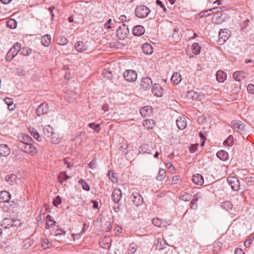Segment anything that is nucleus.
<instances>
[{
	"label": "nucleus",
	"instance_id": "f257e3e1",
	"mask_svg": "<svg viewBox=\"0 0 254 254\" xmlns=\"http://www.w3.org/2000/svg\"><path fill=\"white\" fill-rule=\"evenodd\" d=\"M32 138L28 135L19 136L17 139V147L25 153L34 155L37 152V150L32 145Z\"/></svg>",
	"mask_w": 254,
	"mask_h": 254
},
{
	"label": "nucleus",
	"instance_id": "f03ea898",
	"mask_svg": "<svg viewBox=\"0 0 254 254\" xmlns=\"http://www.w3.org/2000/svg\"><path fill=\"white\" fill-rule=\"evenodd\" d=\"M150 12V9L145 5H139L135 10V15L140 18L147 17Z\"/></svg>",
	"mask_w": 254,
	"mask_h": 254
},
{
	"label": "nucleus",
	"instance_id": "7ed1b4c3",
	"mask_svg": "<svg viewBox=\"0 0 254 254\" xmlns=\"http://www.w3.org/2000/svg\"><path fill=\"white\" fill-rule=\"evenodd\" d=\"M129 30L127 26L123 24L120 26L117 30L116 34L119 39L124 40L127 37Z\"/></svg>",
	"mask_w": 254,
	"mask_h": 254
},
{
	"label": "nucleus",
	"instance_id": "20e7f679",
	"mask_svg": "<svg viewBox=\"0 0 254 254\" xmlns=\"http://www.w3.org/2000/svg\"><path fill=\"white\" fill-rule=\"evenodd\" d=\"M229 185L232 190L238 191L240 189V182L239 180L235 176H228L227 179Z\"/></svg>",
	"mask_w": 254,
	"mask_h": 254
},
{
	"label": "nucleus",
	"instance_id": "39448f33",
	"mask_svg": "<svg viewBox=\"0 0 254 254\" xmlns=\"http://www.w3.org/2000/svg\"><path fill=\"white\" fill-rule=\"evenodd\" d=\"M137 73L135 71L131 69L127 70L124 74L125 79L128 82H134L137 79Z\"/></svg>",
	"mask_w": 254,
	"mask_h": 254
},
{
	"label": "nucleus",
	"instance_id": "423d86ee",
	"mask_svg": "<svg viewBox=\"0 0 254 254\" xmlns=\"http://www.w3.org/2000/svg\"><path fill=\"white\" fill-rule=\"evenodd\" d=\"M130 199L132 202L136 206H139L143 204V200L142 196L138 192H132Z\"/></svg>",
	"mask_w": 254,
	"mask_h": 254
},
{
	"label": "nucleus",
	"instance_id": "0eeeda50",
	"mask_svg": "<svg viewBox=\"0 0 254 254\" xmlns=\"http://www.w3.org/2000/svg\"><path fill=\"white\" fill-rule=\"evenodd\" d=\"M234 128L236 131L241 133L244 134L246 131L245 125L240 121H233Z\"/></svg>",
	"mask_w": 254,
	"mask_h": 254
},
{
	"label": "nucleus",
	"instance_id": "6e6552de",
	"mask_svg": "<svg viewBox=\"0 0 254 254\" xmlns=\"http://www.w3.org/2000/svg\"><path fill=\"white\" fill-rule=\"evenodd\" d=\"M152 85V81L150 78L145 77L142 78L140 86L144 90L150 89Z\"/></svg>",
	"mask_w": 254,
	"mask_h": 254
},
{
	"label": "nucleus",
	"instance_id": "1a4fd4ad",
	"mask_svg": "<svg viewBox=\"0 0 254 254\" xmlns=\"http://www.w3.org/2000/svg\"><path fill=\"white\" fill-rule=\"evenodd\" d=\"M169 245L165 241V239H156L154 242V246L155 247L156 249L161 251Z\"/></svg>",
	"mask_w": 254,
	"mask_h": 254
},
{
	"label": "nucleus",
	"instance_id": "9d476101",
	"mask_svg": "<svg viewBox=\"0 0 254 254\" xmlns=\"http://www.w3.org/2000/svg\"><path fill=\"white\" fill-rule=\"evenodd\" d=\"M48 109L47 103L44 102L38 106L36 110V113L39 116L46 114L48 112Z\"/></svg>",
	"mask_w": 254,
	"mask_h": 254
},
{
	"label": "nucleus",
	"instance_id": "9b49d317",
	"mask_svg": "<svg viewBox=\"0 0 254 254\" xmlns=\"http://www.w3.org/2000/svg\"><path fill=\"white\" fill-rule=\"evenodd\" d=\"M219 40L218 42L220 44H222L228 39L229 37V34L227 31H225L223 29H220L219 33Z\"/></svg>",
	"mask_w": 254,
	"mask_h": 254
},
{
	"label": "nucleus",
	"instance_id": "f8f14e48",
	"mask_svg": "<svg viewBox=\"0 0 254 254\" xmlns=\"http://www.w3.org/2000/svg\"><path fill=\"white\" fill-rule=\"evenodd\" d=\"M122 196L121 190L117 188L112 192V199L115 203H118L121 200Z\"/></svg>",
	"mask_w": 254,
	"mask_h": 254
},
{
	"label": "nucleus",
	"instance_id": "ddd939ff",
	"mask_svg": "<svg viewBox=\"0 0 254 254\" xmlns=\"http://www.w3.org/2000/svg\"><path fill=\"white\" fill-rule=\"evenodd\" d=\"M188 96L192 100L201 101L204 99L203 94H199L195 91H190L188 92Z\"/></svg>",
	"mask_w": 254,
	"mask_h": 254
},
{
	"label": "nucleus",
	"instance_id": "4468645a",
	"mask_svg": "<svg viewBox=\"0 0 254 254\" xmlns=\"http://www.w3.org/2000/svg\"><path fill=\"white\" fill-rule=\"evenodd\" d=\"M74 47L78 52H84L88 49L87 45L82 41L77 42L75 44Z\"/></svg>",
	"mask_w": 254,
	"mask_h": 254
},
{
	"label": "nucleus",
	"instance_id": "2eb2a0df",
	"mask_svg": "<svg viewBox=\"0 0 254 254\" xmlns=\"http://www.w3.org/2000/svg\"><path fill=\"white\" fill-rule=\"evenodd\" d=\"M16 43H14L12 48L8 51L7 53L6 60L7 62L11 61L15 56L16 54Z\"/></svg>",
	"mask_w": 254,
	"mask_h": 254
},
{
	"label": "nucleus",
	"instance_id": "dca6fc26",
	"mask_svg": "<svg viewBox=\"0 0 254 254\" xmlns=\"http://www.w3.org/2000/svg\"><path fill=\"white\" fill-rule=\"evenodd\" d=\"M162 91L163 89L161 87L159 84H154L152 85V93L157 97H161L162 96Z\"/></svg>",
	"mask_w": 254,
	"mask_h": 254
},
{
	"label": "nucleus",
	"instance_id": "f3484780",
	"mask_svg": "<svg viewBox=\"0 0 254 254\" xmlns=\"http://www.w3.org/2000/svg\"><path fill=\"white\" fill-rule=\"evenodd\" d=\"M145 32V29L144 27L141 25H136L134 26L132 29L133 34L135 36H140L143 34Z\"/></svg>",
	"mask_w": 254,
	"mask_h": 254
},
{
	"label": "nucleus",
	"instance_id": "a211bd4d",
	"mask_svg": "<svg viewBox=\"0 0 254 254\" xmlns=\"http://www.w3.org/2000/svg\"><path fill=\"white\" fill-rule=\"evenodd\" d=\"M192 178L193 182L197 185L201 186L204 183L203 177L199 174L193 175Z\"/></svg>",
	"mask_w": 254,
	"mask_h": 254
},
{
	"label": "nucleus",
	"instance_id": "6ab92c4d",
	"mask_svg": "<svg viewBox=\"0 0 254 254\" xmlns=\"http://www.w3.org/2000/svg\"><path fill=\"white\" fill-rule=\"evenodd\" d=\"M11 198L10 194L7 191L0 192V202H7Z\"/></svg>",
	"mask_w": 254,
	"mask_h": 254
},
{
	"label": "nucleus",
	"instance_id": "aec40b11",
	"mask_svg": "<svg viewBox=\"0 0 254 254\" xmlns=\"http://www.w3.org/2000/svg\"><path fill=\"white\" fill-rule=\"evenodd\" d=\"M10 149L6 144L0 145V155L5 157L8 156L10 153Z\"/></svg>",
	"mask_w": 254,
	"mask_h": 254
},
{
	"label": "nucleus",
	"instance_id": "412c9836",
	"mask_svg": "<svg viewBox=\"0 0 254 254\" xmlns=\"http://www.w3.org/2000/svg\"><path fill=\"white\" fill-rule=\"evenodd\" d=\"M176 124L180 129H184L187 126V122L185 117L178 118L176 121Z\"/></svg>",
	"mask_w": 254,
	"mask_h": 254
},
{
	"label": "nucleus",
	"instance_id": "4be33fe9",
	"mask_svg": "<svg viewBox=\"0 0 254 254\" xmlns=\"http://www.w3.org/2000/svg\"><path fill=\"white\" fill-rule=\"evenodd\" d=\"M15 220L13 219H11L10 218H5L2 222V224H1V226L4 228H8L12 226H14V222Z\"/></svg>",
	"mask_w": 254,
	"mask_h": 254
},
{
	"label": "nucleus",
	"instance_id": "5701e85b",
	"mask_svg": "<svg viewBox=\"0 0 254 254\" xmlns=\"http://www.w3.org/2000/svg\"><path fill=\"white\" fill-rule=\"evenodd\" d=\"M51 42V37L49 34H46L41 37V43L45 46L48 47Z\"/></svg>",
	"mask_w": 254,
	"mask_h": 254
},
{
	"label": "nucleus",
	"instance_id": "b1692460",
	"mask_svg": "<svg viewBox=\"0 0 254 254\" xmlns=\"http://www.w3.org/2000/svg\"><path fill=\"white\" fill-rule=\"evenodd\" d=\"M142 50L143 53L146 55H151L153 52L152 47L148 43H145L142 45Z\"/></svg>",
	"mask_w": 254,
	"mask_h": 254
},
{
	"label": "nucleus",
	"instance_id": "393cba45",
	"mask_svg": "<svg viewBox=\"0 0 254 254\" xmlns=\"http://www.w3.org/2000/svg\"><path fill=\"white\" fill-rule=\"evenodd\" d=\"M216 77L217 80L220 83L224 82L227 78L226 74L222 70H218L217 72Z\"/></svg>",
	"mask_w": 254,
	"mask_h": 254
},
{
	"label": "nucleus",
	"instance_id": "a878e982",
	"mask_svg": "<svg viewBox=\"0 0 254 254\" xmlns=\"http://www.w3.org/2000/svg\"><path fill=\"white\" fill-rule=\"evenodd\" d=\"M152 112L151 107L150 106H144L140 109V113L141 116L145 117L149 115Z\"/></svg>",
	"mask_w": 254,
	"mask_h": 254
},
{
	"label": "nucleus",
	"instance_id": "bb28decb",
	"mask_svg": "<svg viewBox=\"0 0 254 254\" xmlns=\"http://www.w3.org/2000/svg\"><path fill=\"white\" fill-rule=\"evenodd\" d=\"M44 134L47 137H50L53 135L54 133L52 127L50 125L45 126L43 128Z\"/></svg>",
	"mask_w": 254,
	"mask_h": 254
},
{
	"label": "nucleus",
	"instance_id": "cd10ccee",
	"mask_svg": "<svg viewBox=\"0 0 254 254\" xmlns=\"http://www.w3.org/2000/svg\"><path fill=\"white\" fill-rule=\"evenodd\" d=\"M245 76V73L242 71H236L233 74L234 79L238 81H241Z\"/></svg>",
	"mask_w": 254,
	"mask_h": 254
},
{
	"label": "nucleus",
	"instance_id": "c85d7f7f",
	"mask_svg": "<svg viewBox=\"0 0 254 254\" xmlns=\"http://www.w3.org/2000/svg\"><path fill=\"white\" fill-rule=\"evenodd\" d=\"M171 80L173 83L175 85H177L182 80L181 76L178 72L174 73L172 76Z\"/></svg>",
	"mask_w": 254,
	"mask_h": 254
},
{
	"label": "nucleus",
	"instance_id": "c756f323",
	"mask_svg": "<svg viewBox=\"0 0 254 254\" xmlns=\"http://www.w3.org/2000/svg\"><path fill=\"white\" fill-rule=\"evenodd\" d=\"M5 103L7 105V108L10 111H13L16 108V104L13 103V100L11 98H5L4 99Z\"/></svg>",
	"mask_w": 254,
	"mask_h": 254
},
{
	"label": "nucleus",
	"instance_id": "7c9ffc66",
	"mask_svg": "<svg viewBox=\"0 0 254 254\" xmlns=\"http://www.w3.org/2000/svg\"><path fill=\"white\" fill-rule=\"evenodd\" d=\"M112 239H102V241H99V244L101 247L104 249H109L111 246Z\"/></svg>",
	"mask_w": 254,
	"mask_h": 254
},
{
	"label": "nucleus",
	"instance_id": "2f4dec72",
	"mask_svg": "<svg viewBox=\"0 0 254 254\" xmlns=\"http://www.w3.org/2000/svg\"><path fill=\"white\" fill-rule=\"evenodd\" d=\"M46 228L49 229L52 226H54L56 224V222L54 221V218L52 216L48 215L46 217Z\"/></svg>",
	"mask_w": 254,
	"mask_h": 254
},
{
	"label": "nucleus",
	"instance_id": "473e14b6",
	"mask_svg": "<svg viewBox=\"0 0 254 254\" xmlns=\"http://www.w3.org/2000/svg\"><path fill=\"white\" fill-rule=\"evenodd\" d=\"M32 53V50L30 48L28 47H23V48H20L18 52H17V54L19 53L21 55H23L24 56H27L30 55Z\"/></svg>",
	"mask_w": 254,
	"mask_h": 254
},
{
	"label": "nucleus",
	"instance_id": "72a5a7b5",
	"mask_svg": "<svg viewBox=\"0 0 254 254\" xmlns=\"http://www.w3.org/2000/svg\"><path fill=\"white\" fill-rule=\"evenodd\" d=\"M58 180L59 182L62 184L64 182H65L67 181L68 179L70 178V177L68 176L65 172H63L60 173L59 175H58Z\"/></svg>",
	"mask_w": 254,
	"mask_h": 254
},
{
	"label": "nucleus",
	"instance_id": "f704fd0d",
	"mask_svg": "<svg viewBox=\"0 0 254 254\" xmlns=\"http://www.w3.org/2000/svg\"><path fill=\"white\" fill-rule=\"evenodd\" d=\"M29 131L36 140L39 141H42V137L36 129L34 128H29Z\"/></svg>",
	"mask_w": 254,
	"mask_h": 254
},
{
	"label": "nucleus",
	"instance_id": "c9c22d12",
	"mask_svg": "<svg viewBox=\"0 0 254 254\" xmlns=\"http://www.w3.org/2000/svg\"><path fill=\"white\" fill-rule=\"evenodd\" d=\"M223 16V14L222 13L215 14L212 18V20L215 23L220 24L224 21V18H222Z\"/></svg>",
	"mask_w": 254,
	"mask_h": 254
},
{
	"label": "nucleus",
	"instance_id": "e433bc0d",
	"mask_svg": "<svg viewBox=\"0 0 254 254\" xmlns=\"http://www.w3.org/2000/svg\"><path fill=\"white\" fill-rule=\"evenodd\" d=\"M222 247V243L220 242L219 240L215 241L213 247V251L215 254H218L221 250Z\"/></svg>",
	"mask_w": 254,
	"mask_h": 254
},
{
	"label": "nucleus",
	"instance_id": "4c0bfd02",
	"mask_svg": "<svg viewBox=\"0 0 254 254\" xmlns=\"http://www.w3.org/2000/svg\"><path fill=\"white\" fill-rule=\"evenodd\" d=\"M49 240L52 241V239H42L43 241L41 243L42 248L46 249L54 246L52 242H50Z\"/></svg>",
	"mask_w": 254,
	"mask_h": 254
},
{
	"label": "nucleus",
	"instance_id": "58836bf2",
	"mask_svg": "<svg viewBox=\"0 0 254 254\" xmlns=\"http://www.w3.org/2000/svg\"><path fill=\"white\" fill-rule=\"evenodd\" d=\"M6 26L11 29H14L16 28V20L14 18H10L6 22Z\"/></svg>",
	"mask_w": 254,
	"mask_h": 254
},
{
	"label": "nucleus",
	"instance_id": "ea45409f",
	"mask_svg": "<svg viewBox=\"0 0 254 254\" xmlns=\"http://www.w3.org/2000/svg\"><path fill=\"white\" fill-rule=\"evenodd\" d=\"M217 156L221 160H226L228 158V154L224 150H220L217 153Z\"/></svg>",
	"mask_w": 254,
	"mask_h": 254
},
{
	"label": "nucleus",
	"instance_id": "a19ab883",
	"mask_svg": "<svg viewBox=\"0 0 254 254\" xmlns=\"http://www.w3.org/2000/svg\"><path fill=\"white\" fill-rule=\"evenodd\" d=\"M33 244V239H24L23 241L22 248L27 249Z\"/></svg>",
	"mask_w": 254,
	"mask_h": 254
},
{
	"label": "nucleus",
	"instance_id": "79ce46f5",
	"mask_svg": "<svg viewBox=\"0 0 254 254\" xmlns=\"http://www.w3.org/2000/svg\"><path fill=\"white\" fill-rule=\"evenodd\" d=\"M56 42L58 45L64 46L67 43L68 41L65 37L60 36L57 38Z\"/></svg>",
	"mask_w": 254,
	"mask_h": 254
},
{
	"label": "nucleus",
	"instance_id": "37998d69",
	"mask_svg": "<svg viewBox=\"0 0 254 254\" xmlns=\"http://www.w3.org/2000/svg\"><path fill=\"white\" fill-rule=\"evenodd\" d=\"M166 177V171L163 169H160L158 175L156 177V179L158 181H163Z\"/></svg>",
	"mask_w": 254,
	"mask_h": 254
},
{
	"label": "nucleus",
	"instance_id": "c03bdc74",
	"mask_svg": "<svg viewBox=\"0 0 254 254\" xmlns=\"http://www.w3.org/2000/svg\"><path fill=\"white\" fill-rule=\"evenodd\" d=\"M152 223L155 226L157 227H161L164 226L162 220L159 218H154L152 219Z\"/></svg>",
	"mask_w": 254,
	"mask_h": 254
},
{
	"label": "nucleus",
	"instance_id": "a18cd8bd",
	"mask_svg": "<svg viewBox=\"0 0 254 254\" xmlns=\"http://www.w3.org/2000/svg\"><path fill=\"white\" fill-rule=\"evenodd\" d=\"M5 181L9 184L12 185L15 181H16V175L14 174L7 175L5 177Z\"/></svg>",
	"mask_w": 254,
	"mask_h": 254
},
{
	"label": "nucleus",
	"instance_id": "49530a36",
	"mask_svg": "<svg viewBox=\"0 0 254 254\" xmlns=\"http://www.w3.org/2000/svg\"><path fill=\"white\" fill-rule=\"evenodd\" d=\"M217 8H213L212 9H210L209 10H206L205 11H203L201 13H200L201 17L203 16H207L208 15H209L211 14L212 12H217Z\"/></svg>",
	"mask_w": 254,
	"mask_h": 254
},
{
	"label": "nucleus",
	"instance_id": "de8ad7c7",
	"mask_svg": "<svg viewBox=\"0 0 254 254\" xmlns=\"http://www.w3.org/2000/svg\"><path fill=\"white\" fill-rule=\"evenodd\" d=\"M51 137V141L53 143L57 144L61 141V138L58 134L54 133L53 135L50 136Z\"/></svg>",
	"mask_w": 254,
	"mask_h": 254
},
{
	"label": "nucleus",
	"instance_id": "09e8293b",
	"mask_svg": "<svg viewBox=\"0 0 254 254\" xmlns=\"http://www.w3.org/2000/svg\"><path fill=\"white\" fill-rule=\"evenodd\" d=\"M78 183L81 185L82 189L86 191L90 190V187L88 184L85 182L83 180L80 179L78 181Z\"/></svg>",
	"mask_w": 254,
	"mask_h": 254
},
{
	"label": "nucleus",
	"instance_id": "8fccbe9b",
	"mask_svg": "<svg viewBox=\"0 0 254 254\" xmlns=\"http://www.w3.org/2000/svg\"><path fill=\"white\" fill-rule=\"evenodd\" d=\"M221 206L223 208L228 211L230 209H232L233 205L230 201H227L222 203Z\"/></svg>",
	"mask_w": 254,
	"mask_h": 254
},
{
	"label": "nucleus",
	"instance_id": "3c124183",
	"mask_svg": "<svg viewBox=\"0 0 254 254\" xmlns=\"http://www.w3.org/2000/svg\"><path fill=\"white\" fill-rule=\"evenodd\" d=\"M200 47L197 43H195L192 44V50L194 54H198L200 53Z\"/></svg>",
	"mask_w": 254,
	"mask_h": 254
},
{
	"label": "nucleus",
	"instance_id": "603ef678",
	"mask_svg": "<svg viewBox=\"0 0 254 254\" xmlns=\"http://www.w3.org/2000/svg\"><path fill=\"white\" fill-rule=\"evenodd\" d=\"M233 144V136L230 135L227 139L224 141V144L225 145H228L229 146H231Z\"/></svg>",
	"mask_w": 254,
	"mask_h": 254
},
{
	"label": "nucleus",
	"instance_id": "864d4df0",
	"mask_svg": "<svg viewBox=\"0 0 254 254\" xmlns=\"http://www.w3.org/2000/svg\"><path fill=\"white\" fill-rule=\"evenodd\" d=\"M180 199L185 201H188L191 199V195L189 193H185L181 195Z\"/></svg>",
	"mask_w": 254,
	"mask_h": 254
},
{
	"label": "nucleus",
	"instance_id": "5fc2aeb1",
	"mask_svg": "<svg viewBox=\"0 0 254 254\" xmlns=\"http://www.w3.org/2000/svg\"><path fill=\"white\" fill-rule=\"evenodd\" d=\"M199 147V144L196 143L195 144H192L190 147V151L191 153H195L196 151H198V148Z\"/></svg>",
	"mask_w": 254,
	"mask_h": 254
},
{
	"label": "nucleus",
	"instance_id": "6e6d98bb",
	"mask_svg": "<svg viewBox=\"0 0 254 254\" xmlns=\"http://www.w3.org/2000/svg\"><path fill=\"white\" fill-rule=\"evenodd\" d=\"M88 126L93 128L96 132H98L100 130L99 124L96 125L95 123H90L88 124Z\"/></svg>",
	"mask_w": 254,
	"mask_h": 254
},
{
	"label": "nucleus",
	"instance_id": "4d7b16f0",
	"mask_svg": "<svg viewBox=\"0 0 254 254\" xmlns=\"http://www.w3.org/2000/svg\"><path fill=\"white\" fill-rule=\"evenodd\" d=\"M62 202V199L59 195H57L53 200V203L54 206H58Z\"/></svg>",
	"mask_w": 254,
	"mask_h": 254
},
{
	"label": "nucleus",
	"instance_id": "13d9d810",
	"mask_svg": "<svg viewBox=\"0 0 254 254\" xmlns=\"http://www.w3.org/2000/svg\"><path fill=\"white\" fill-rule=\"evenodd\" d=\"M247 90L249 93H254V85L252 84H249L247 86Z\"/></svg>",
	"mask_w": 254,
	"mask_h": 254
},
{
	"label": "nucleus",
	"instance_id": "bf43d9fd",
	"mask_svg": "<svg viewBox=\"0 0 254 254\" xmlns=\"http://www.w3.org/2000/svg\"><path fill=\"white\" fill-rule=\"evenodd\" d=\"M89 168L94 169L96 167V161L95 159H93L88 164Z\"/></svg>",
	"mask_w": 254,
	"mask_h": 254
},
{
	"label": "nucleus",
	"instance_id": "052dcab7",
	"mask_svg": "<svg viewBox=\"0 0 254 254\" xmlns=\"http://www.w3.org/2000/svg\"><path fill=\"white\" fill-rule=\"evenodd\" d=\"M105 28L106 29H110L112 28V19H109L107 21L106 23H105Z\"/></svg>",
	"mask_w": 254,
	"mask_h": 254
},
{
	"label": "nucleus",
	"instance_id": "680f3d73",
	"mask_svg": "<svg viewBox=\"0 0 254 254\" xmlns=\"http://www.w3.org/2000/svg\"><path fill=\"white\" fill-rule=\"evenodd\" d=\"M199 136L201 139H203V141L201 142L200 145L201 146H203L205 143V140L206 139V137L202 132H199Z\"/></svg>",
	"mask_w": 254,
	"mask_h": 254
},
{
	"label": "nucleus",
	"instance_id": "e2e57ef3",
	"mask_svg": "<svg viewBox=\"0 0 254 254\" xmlns=\"http://www.w3.org/2000/svg\"><path fill=\"white\" fill-rule=\"evenodd\" d=\"M156 4L158 5H159L161 8L163 9L164 11H166L167 9L165 7V6L163 5L162 2L160 0H156Z\"/></svg>",
	"mask_w": 254,
	"mask_h": 254
},
{
	"label": "nucleus",
	"instance_id": "0e129e2a",
	"mask_svg": "<svg viewBox=\"0 0 254 254\" xmlns=\"http://www.w3.org/2000/svg\"><path fill=\"white\" fill-rule=\"evenodd\" d=\"M198 199V193H195V194H194L193 195V198L191 200V202L192 203H196Z\"/></svg>",
	"mask_w": 254,
	"mask_h": 254
},
{
	"label": "nucleus",
	"instance_id": "69168bd1",
	"mask_svg": "<svg viewBox=\"0 0 254 254\" xmlns=\"http://www.w3.org/2000/svg\"><path fill=\"white\" fill-rule=\"evenodd\" d=\"M136 248V246L134 244H132L129 246V251L133 253L135 251Z\"/></svg>",
	"mask_w": 254,
	"mask_h": 254
},
{
	"label": "nucleus",
	"instance_id": "338daca9",
	"mask_svg": "<svg viewBox=\"0 0 254 254\" xmlns=\"http://www.w3.org/2000/svg\"><path fill=\"white\" fill-rule=\"evenodd\" d=\"M235 254H244L242 249L240 248H237L235 250Z\"/></svg>",
	"mask_w": 254,
	"mask_h": 254
},
{
	"label": "nucleus",
	"instance_id": "774afa93",
	"mask_svg": "<svg viewBox=\"0 0 254 254\" xmlns=\"http://www.w3.org/2000/svg\"><path fill=\"white\" fill-rule=\"evenodd\" d=\"M245 181L249 183H252L254 182V177H246L245 178Z\"/></svg>",
	"mask_w": 254,
	"mask_h": 254
}]
</instances>
